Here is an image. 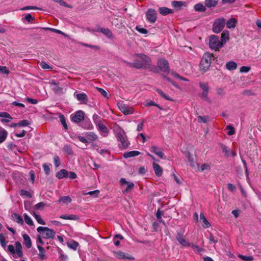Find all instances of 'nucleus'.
Wrapping results in <instances>:
<instances>
[{
	"label": "nucleus",
	"instance_id": "f704fd0d",
	"mask_svg": "<svg viewBox=\"0 0 261 261\" xmlns=\"http://www.w3.org/2000/svg\"><path fill=\"white\" fill-rule=\"evenodd\" d=\"M60 218L64 220H76L79 219V217L75 215H62L60 217Z\"/></svg>",
	"mask_w": 261,
	"mask_h": 261
},
{
	"label": "nucleus",
	"instance_id": "aec40b11",
	"mask_svg": "<svg viewBox=\"0 0 261 261\" xmlns=\"http://www.w3.org/2000/svg\"><path fill=\"white\" fill-rule=\"evenodd\" d=\"M152 167L155 175L158 177L161 176L163 173L162 168L159 164L154 162L152 164Z\"/></svg>",
	"mask_w": 261,
	"mask_h": 261
},
{
	"label": "nucleus",
	"instance_id": "423d86ee",
	"mask_svg": "<svg viewBox=\"0 0 261 261\" xmlns=\"http://www.w3.org/2000/svg\"><path fill=\"white\" fill-rule=\"evenodd\" d=\"M225 25V19L220 18L215 20L213 25V31L215 33H220L223 29Z\"/></svg>",
	"mask_w": 261,
	"mask_h": 261
},
{
	"label": "nucleus",
	"instance_id": "5fc2aeb1",
	"mask_svg": "<svg viewBox=\"0 0 261 261\" xmlns=\"http://www.w3.org/2000/svg\"><path fill=\"white\" fill-rule=\"evenodd\" d=\"M54 162L55 166L56 167H59L61 164L60 159L58 155H55L54 157Z\"/></svg>",
	"mask_w": 261,
	"mask_h": 261
},
{
	"label": "nucleus",
	"instance_id": "dca6fc26",
	"mask_svg": "<svg viewBox=\"0 0 261 261\" xmlns=\"http://www.w3.org/2000/svg\"><path fill=\"white\" fill-rule=\"evenodd\" d=\"M120 110L125 115H128L133 113V108L129 107L124 104H120L119 106Z\"/></svg>",
	"mask_w": 261,
	"mask_h": 261
},
{
	"label": "nucleus",
	"instance_id": "5701e85b",
	"mask_svg": "<svg viewBox=\"0 0 261 261\" xmlns=\"http://www.w3.org/2000/svg\"><path fill=\"white\" fill-rule=\"evenodd\" d=\"M96 125L98 127V129L104 133H107L109 129L106 125L101 121H98L96 122Z\"/></svg>",
	"mask_w": 261,
	"mask_h": 261
},
{
	"label": "nucleus",
	"instance_id": "a211bd4d",
	"mask_svg": "<svg viewBox=\"0 0 261 261\" xmlns=\"http://www.w3.org/2000/svg\"><path fill=\"white\" fill-rule=\"evenodd\" d=\"M85 136L89 142L96 141L98 139V136L95 133L92 132H86Z\"/></svg>",
	"mask_w": 261,
	"mask_h": 261
},
{
	"label": "nucleus",
	"instance_id": "49530a36",
	"mask_svg": "<svg viewBox=\"0 0 261 261\" xmlns=\"http://www.w3.org/2000/svg\"><path fill=\"white\" fill-rule=\"evenodd\" d=\"M238 257L241 259L245 261H252L253 260V257L252 256H246L242 254H239Z\"/></svg>",
	"mask_w": 261,
	"mask_h": 261
},
{
	"label": "nucleus",
	"instance_id": "c03bdc74",
	"mask_svg": "<svg viewBox=\"0 0 261 261\" xmlns=\"http://www.w3.org/2000/svg\"><path fill=\"white\" fill-rule=\"evenodd\" d=\"M209 119V117L207 116H198L197 117V120L199 122H202L204 123H206L207 122Z\"/></svg>",
	"mask_w": 261,
	"mask_h": 261
},
{
	"label": "nucleus",
	"instance_id": "e2e57ef3",
	"mask_svg": "<svg viewBox=\"0 0 261 261\" xmlns=\"http://www.w3.org/2000/svg\"><path fill=\"white\" fill-rule=\"evenodd\" d=\"M191 246L193 249L194 251L195 252H197L198 253H200L201 252L203 249L202 248H200L198 246L194 245V244H191Z\"/></svg>",
	"mask_w": 261,
	"mask_h": 261
},
{
	"label": "nucleus",
	"instance_id": "f03ea898",
	"mask_svg": "<svg viewBox=\"0 0 261 261\" xmlns=\"http://www.w3.org/2000/svg\"><path fill=\"white\" fill-rule=\"evenodd\" d=\"M38 232L40 233L44 239H54L56 232L47 227L39 226L37 228Z\"/></svg>",
	"mask_w": 261,
	"mask_h": 261
},
{
	"label": "nucleus",
	"instance_id": "6e6552de",
	"mask_svg": "<svg viewBox=\"0 0 261 261\" xmlns=\"http://www.w3.org/2000/svg\"><path fill=\"white\" fill-rule=\"evenodd\" d=\"M184 230H178L177 231V236L176 237V240L178 243L185 247H188L191 246V243L188 242L183 237Z\"/></svg>",
	"mask_w": 261,
	"mask_h": 261
},
{
	"label": "nucleus",
	"instance_id": "bf43d9fd",
	"mask_svg": "<svg viewBox=\"0 0 261 261\" xmlns=\"http://www.w3.org/2000/svg\"><path fill=\"white\" fill-rule=\"evenodd\" d=\"M99 194V191L98 190H96L94 191H92L88 192L86 194H89L91 196H93L94 197H98V195Z\"/></svg>",
	"mask_w": 261,
	"mask_h": 261
},
{
	"label": "nucleus",
	"instance_id": "4d7b16f0",
	"mask_svg": "<svg viewBox=\"0 0 261 261\" xmlns=\"http://www.w3.org/2000/svg\"><path fill=\"white\" fill-rule=\"evenodd\" d=\"M80 44L82 46L88 47H89V48H93V49H99V47L98 46H96V45L88 44H86V43H83V42L80 43Z\"/></svg>",
	"mask_w": 261,
	"mask_h": 261
},
{
	"label": "nucleus",
	"instance_id": "8fccbe9b",
	"mask_svg": "<svg viewBox=\"0 0 261 261\" xmlns=\"http://www.w3.org/2000/svg\"><path fill=\"white\" fill-rule=\"evenodd\" d=\"M48 164L45 163L43 165V168L45 173L48 175L50 173V166Z\"/></svg>",
	"mask_w": 261,
	"mask_h": 261
},
{
	"label": "nucleus",
	"instance_id": "bb28decb",
	"mask_svg": "<svg viewBox=\"0 0 261 261\" xmlns=\"http://www.w3.org/2000/svg\"><path fill=\"white\" fill-rule=\"evenodd\" d=\"M68 176V172L65 169H61L56 174V177L59 179H62L64 177H67Z\"/></svg>",
	"mask_w": 261,
	"mask_h": 261
},
{
	"label": "nucleus",
	"instance_id": "7ed1b4c3",
	"mask_svg": "<svg viewBox=\"0 0 261 261\" xmlns=\"http://www.w3.org/2000/svg\"><path fill=\"white\" fill-rule=\"evenodd\" d=\"M116 138L118 141L120 142V144H119L120 147H122L124 149L128 147L130 143L127 138L124 130H121L120 132L117 133Z\"/></svg>",
	"mask_w": 261,
	"mask_h": 261
},
{
	"label": "nucleus",
	"instance_id": "13d9d810",
	"mask_svg": "<svg viewBox=\"0 0 261 261\" xmlns=\"http://www.w3.org/2000/svg\"><path fill=\"white\" fill-rule=\"evenodd\" d=\"M136 30L138 32H139V33H140L141 34H146L148 33V31L146 29L143 28H140L139 26H137L136 27Z\"/></svg>",
	"mask_w": 261,
	"mask_h": 261
},
{
	"label": "nucleus",
	"instance_id": "473e14b6",
	"mask_svg": "<svg viewBox=\"0 0 261 261\" xmlns=\"http://www.w3.org/2000/svg\"><path fill=\"white\" fill-rule=\"evenodd\" d=\"M225 66L229 71L234 70L237 68V64L234 61H229L226 63Z\"/></svg>",
	"mask_w": 261,
	"mask_h": 261
},
{
	"label": "nucleus",
	"instance_id": "6ab92c4d",
	"mask_svg": "<svg viewBox=\"0 0 261 261\" xmlns=\"http://www.w3.org/2000/svg\"><path fill=\"white\" fill-rule=\"evenodd\" d=\"M97 32H100L104 34L106 37H107L109 38H111L113 37V34L111 32V31L107 28H100L96 30Z\"/></svg>",
	"mask_w": 261,
	"mask_h": 261
},
{
	"label": "nucleus",
	"instance_id": "393cba45",
	"mask_svg": "<svg viewBox=\"0 0 261 261\" xmlns=\"http://www.w3.org/2000/svg\"><path fill=\"white\" fill-rule=\"evenodd\" d=\"M219 0H205L204 5L208 8H214L218 4Z\"/></svg>",
	"mask_w": 261,
	"mask_h": 261
},
{
	"label": "nucleus",
	"instance_id": "338daca9",
	"mask_svg": "<svg viewBox=\"0 0 261 261\" xmlns=\"http://www.w3.org/2000/svg\"><path fill=\"white\" fill-rule=\"evenodd\" d=\"M82 127L86 129H91L92 124L89 120H86L85 121L84 125H83Z\"/></svg>",
	"mask_w": 261,
	"mask_h": 261
},
{
	"label": "nucleus",
	"instance_id": "79ce46f5",
	"mask_svg": "<svg viewBox=\"0 0 261 261\" xmlns=\"http://www.w3.org/2000/svg\"><path fill=\"white\" fill-rule=\"evenodd\" d=\"M33 215L34 217L35 218V219H36V220L37 221V222L39 224H42V225H45V221L41 219V217L39 215H38V214H37L35 212L33 213Z\"/></svg>",
	"mask_w": 261,
	"mask_h": 261
},
{
	"label": "nucleus",
	"instance_id": "ddd939ff",
	"mask_svg": "<svg viewBox=\"0 0 261 261\" xmlns=\"http://www.w3.org/2000/svg\"><path fill=\"white\" fill-rule=\"evenodd\" d=\"M120 184L121 186L127 185L126 189L124 190V193H127L129 192L134 187V184L133 182H128L124 178H121L120 179Z\"/></svg>",
	"mask_w": 261,
	"mask_h": 261
},
{
	"label": "nucleus",
	"instance_id": "cd10ccee",
	"mask_svg": "<svg viewBox=\"0 0 261 261\" xmlns=\"http://www.w3.org/2000/svg\"><path fill=\"white\" fill-rule=\"evenodd\" d=\"M200 221L202 222V226L204 228H207L211 226L210 223L207 220L203 213L200 214Z\"/></svg>",
	"mask_w": 261,
	"mask_h": 261
},
{
	"label": "nucleus",
	"instance_id": "de8ad7c7",
	"mask_svg": "<svg viewBox=\"0 0 261 261\" xmlns=\"http://www.w3.org/2000/svg\"><path fill=\"white\" fill-rule=\"evenodd\" d=\"M45 205V203L43 202H40L36 204L34 206V208L36 210H42Z\"/></svg>",
	"mask_w": 261,
	"mask_h": 261
},
{
	"label": "nucleus",
	"instance_id": "c85d7f7f",
	"mask_svg": "<svg viewBox=\"0 0 261 261\" xmlns=\"http://www.w3.org/2000/svg\"><path fill=\"white\" fill-rule=\"evenodd\" d=\"M12 219L18 223L19 224L22 225L23 224V221L22 217L16 213H13L11 215Z\"/></svg>",
	"mask_w": 261,
	"mask_h": 261
},
{
	"label": "nucleus",
	"instance_id": "a18cd8bd",
	"mask_svg": "<svg viewBox=\"0 0 261 261\" xmlns=\"http://www.w3.org/2000/svg\"><path fill=\"white\" fill-rule=\"evenodd\" d=\"M23 16H24L25 20L29 23L32 22L35 20V18L29 13L25 14Z\"/></svg>",
	"mask_w": 261,
	"mask_h": 261
},
{
	"label": "nucleus",
	"instance_id": "69168bd1",
	"mask_svg": "<svg viewBox=\"0 0 261 261\" xmlns=\"http://www.w3.org/2000/svg\"><path fill=\"white\" fill-rule=\"evenodd\" d=\"M19 126H26L30 124L29 121L28 120H23L18 123Z\"/></svg>",
	"mask_w": 261,
	"mask_h": 261
},
{
	"label": "nucleus",
	"instance_id": "603ef678",
	"mask_svg": "<svg viewBox=\"0 0 261 261\" xmlns=\"http://www.w3.org/2000/svg\"><path fill=\"white\" fill-rule=\"evenodd\" d=\"M40 9L38 7H37L36 6H25L24 7H22L20 9L21 11H25V10H40Z\"/></svg>",
	"mask_w": 261,
	"mask_h": 261
},
{
	"label": "nucleus",
	"instance_id": "9d476101",
	"mask_svg": "<svg viewBox=\"0 0 261 261\" xmlns=\"http://www.w3.org/2000/svg\"><path fill=\"white\" fill-rule=\"evenodd\" d=\"M84 116L85 113L82 110L77 111L70 116L72 121L76 123H79L83 120Z\"/></svg>",
	"mask_w": 261,
	"mask_h": 261
},
{
	"label": "nucleus",
	"instance_id": "0e129e2a",
	"mask_svg": "<svg viewBox=\"0 0 261 261\" xmlns=\"http://www.w3.org/2000/svg\"><path fill=\"white\" fill-rule=\"evenodd\" d=\"M29 175H30V180L32 181L33 184L34 182L35 175V172L33 170H31L29 171Z\"/></svg>",
	"mask_w": 261,
	"mask_h": 261
},
{
	"label": "nucleus",
	"instance_id": "412c9836",
	"mask_svg": "<svg viewBox=\"0 0 261 261\" xmlns=\"http://www.w3.org/2000/svg\"><path fill=\"white\" fill-rule=\"evenodd\" d=\"M75 95L77 99L79 101H82L85 104H86L88 102V96L85 93H78L76 94Z\"/></svg>",
	"mask_w": 261,
	"mask_h": 261
},
{
	"label": "nucleus",
	"instance_id": "774afa93",
	"mask_svg": "<svg viewBox=\"0 0 261 261\" xmlns=\"http://www.w3.org/2000/svg\"><path fill=\"white\" fill-rule=\"evenodd\" d=\"M250 70V68L248 66H243L240 69V72L241 73H247Z\"/></svg>",
	"mask_w": 261,
	"mask_h": 261
},
{
	"label": "nucleus",
	"instance_id": "39448f33",
	"mask_svg": "<svg viewBox=\"0 0 261 261\" xmlns=\"http://www.w3.org/2000/svg\"><path fill=\"white\" fill-rule=\"evenodd\" d=\"M135 56L138 57L140 60H135L134 61V68L136 69H141V68H144L145 69V67L146 66V62L144 59H145V57H148L146 55L143 54H136L135 55Z\"/></svg>",
	"mask_w": 261,
	"mask_h": 261
},
{
	"label": "nucleus",
	"instance_id": "6e6d98bb",
	"mask_svg": "<svg viewBox=\"0 0 261 261\" xmlns=\"http://www.w3.org/2000/svg\"><path fill=\"white\" fill-rule=\"evenodd\" d=\"M221 149L222 150V151L225 153V155L226 156H228L229 155L230 151H229L228 147L226 146H225L224 145H223V144H221Z\"/></svg>",
	"mask_w": 261,
	"mask_h": 261
},
{
	"label": "nucleus",
	"instance_id": "ea45409f",
	"mask_svg": "<svg viewBox=\"0 0 261 261\" xmlns=\"http://www.w3.org/2000/svg\"><path fill=\"white\" fill-rule=\"evenodd\" d=\"M156 91L162 98L166 100L173 101V99L172 98H171L169 96L165 94L161 90L159 89H156Z\"/></svg>",
	"mask_w": 261,
	"mask_h": 261
},
{
	"label": "nucleus",
	"instance_id": "0eeeda50",
	"mask_svg": "<svg viewBox=\"0 0 261 261\" xmlns=\"http://www.w3.org/2000/svg\"><path fill=\"white\" fill-rule=\"evenodd\" d=\"M157 66L160 71L168 73L170 70L169 63L165 59L160 58L158 60Z\"/></svg>",
	"mask_w": 261,
	"mask_h": 261
},
{
	"label": "nucleus",
	"instance_id": "f8f14e48",
	"mask_svg": "<svg viewBox=\"0 0 261 261\" xmlns=\"http://www.w3.org/2000/svg\"><path fill=\"white\" fill-rule=\"evenodd\" d=\"M199 87L202 90L201 97L204 98V100L207 101H210L209 98L207 97V94L209 91V87L207 83L200 82Z\"/></svg>",
	"mask_w": 261,
	"mask_h": 261
},
{
	"label": "nucleus",
	"instance_id": "e433bc0d",
	"mask_svg": "<svg viewBox=\"0 0 261 261\" xmlns=\"http://www.w3.org/2000/svg\"><path fill=\"white\" fill-rule=\"evenodd\" d=\"M37 248L39 250L38 255L41 260L45 259V251L44 248L41 246L37 245Z\"/></svg>",
	"mask_w": 261,
	"mask_h": 261
},
{
	"label": "nucleus",
	"instance_id": "2f4dec72",
	"mask_svg": "<svg viewBox=\"0 0 261 261\" xmlns=\"http://www.w3.org/2000/svg\"><path fill=\"white\" fill-rule=\"evenodd\" d=\"M229 34L228 31H224L221 33L220 42H222L223 46L226 43V42L229 39Z\"/></svg>",
	"mask_w": 261,
	"mask_h": 261
},
{
	"label": "nucleus",
	"instance_id": "c9c22d12",
	"mask_svg": "<svg viewBox=\"0 0 261 261\" xmlns=\"http://www.w3.org/2000/svg\"><path fill=\"white\" fill-rule=\"evenodd\" d=\"M237 20L235 18H230L226 22V27L229 29L234 28L236 26Z\"/></svg>",
	"mask_w": 261,
	"mask_h": 261
},
{
	"label": "nucleus",
	"instance_id": "864d4df0",
	"mask_svg": "<svg viewBox=\"0 0 261 261\" xmlns=\"http://www.w3.org/2000/svg\"><path fill=\"white\" fill-rule=\"evenodd\" d=\"M60 119L61 123L63 125L64 128L67 130L68 129V127L64 116L63 115H62L61 116H60Z\"/></svg>",
	"mask_w": 261,
	"mask_h": 261
},
{
	"label": "nucleus",
	"instance_id": "2eb2a0df",
	"mask_svg": "<svg viewBox=\"0 0 261 261\" xmlns=\"http://www.w3.org/2000/svg\"><path fill=\"white\" fill-rule=\"evenodd\" d=\"M114 256L118 259H134V258L128 254L124 253L121 251L114 252Z\"/></svg>",
	"mask_w": 261,
	"mask_h": 261
},
{
	"label": "nucleus",
	"instance_id": "72a5a7b5",
	"mask_svg": "<svg viewBox=\"0 0 261 261\" xmlns=\"http://www.w3.org/2000/svg\"><path fill=\"white\" fill-rule=\"evenodd\" d=\"M206 7L205 6L199 3L195 5L194 9L197 12H205L206 10Z\"/></svg>",
	"mask_w": 261,
	"mask_h": 261
},
{
	"label": "nucleus",
	"instance_id": "7c9ffc66",
	"mask_svg": "<svg viewBox=\"0 0 261 261\" xmlns=\"http://www.w3.org/2000/svg\"><path fill=\"white\" fill-rule=\"evenodd\" d=\"M63 151L64 153L67 155H72L74 153L72 147L69 144H65L63 147Z\"/></svg>",
	"mask_w": 261,
	"mask_h": 261
},
{
	"label": "nucleus",
	"instance_id": "b1692460",
	"mask_svg": "<svg viewBox=\"0 0 261 261\" xmlns=\"http://www.w3.org/2000/svg\"><path fill=\"white\" fill-rule=\"evenodd\" d=\"M23 239V244L26 246L27 248H30L32 246V241L30 237L27 234H23L22 235Z\"/></svg>",
	"mask_w": 261,
	"mask_h": 261
},
{
	"label": "nucleus",
	"instance_id": "58836bf2",
	"mask_svg": "<svg viewBox=\"0 0 261 261\" xmlns=\"http://www.w3.org/2000/svg\"><path fill=\"white\" fill-rule=\"evenodd\" d=\"M79 245V244L77 242L72 240L70 242L67 243V246L69 248L73 249L74 250H76L77 247Z\"/></svg>",
	"mask_w": 261,
	"mask_h": 261
},
{
	"label": "nucleus",
	"instance_id": "4c0bfd02",
	"mask_svg": "<svg viewBox=\"0 0 261 261\" xmlns=\"http://www.w3.org/2000/svg\"><path fill=\"white\" fill-rule=\"evenodd\" d=\"M2 129V130L0 131V143H2L5 141L8 135L7 132L5 129L3 128Z\"/></svg>",
	"mask_w": 261,
	"mask_h": 261
},
{
	"label": "nucleus",
	"instance_id": "09e8293b",
	"mask_svg": "<svg viewBox=\"0 0 261 261\" xmlns=\"http://www.w3.org/2000/svg\"><path fill=\"white\" fill-rule=\"evenodd\" d=\"M226 129L228 130L227 135L229 136L233 135L235 133V130L233 126L231 125H227L226 127Z\"/></svg>",
	"mask_w": 261,
	"mask_h": 261
},
{
	"label": "nucleus",
	"instance_id": "a878e982",
	"mask_svg": "<svg viewBox=\"0 0 261 261\" xmlns=\"http://www.w3.org/2000/svg\"><path fill=\"white\" fill-rule=\"evenodd\" d=\"M159 12L161 15L163 16H166L169 14L173 13V11L172 9H169L168 8L165 7H160L159 9Z\"/></svg>",
	"mask_w": 261,
	"mask_h": 261
},
{
	"label": "nucleus",
	"instance_id": "20e7f679",
	"mask_svg": "<svg viewBox=\"0 0 261 261\" xmlns=\"http://www.w3.org/2000/svg\"><path fill=\"white\" fill-rule=\"evenodd\" d=\"M209 46L211 49L217 50L219 48L223 47V45L219 40V37L213 35L210 37Z\"/></svg>",
	"mask_w": 261,
	"mask_h": 261
},
{
	"label": "nucleus",
	"instance_id": "3c124183",
	"mask_svg": "<svg viewBox=\"0 0 261 261\" xmlns=\"http://www.w3.org/2000/svg\"><path fill=\"white\" fill-rule=\"evenodd\" d=\"M20 195L21 196H25L28 198H31L32 195L31 194L28 192V191L24 190H21L20 191Z\"/></svg>",
	"mask_w": 261,
	"mask_h": 261
},
{
	"label": "nucleus",
	"instance_id": "a19ab883",
	"mask_svg": "<svg viewBox=\"0 0 261 261\" xmlns=\"http://www.w3.org/2000/svg\"><path fill=\"white\" fill-rule=\"evenodd\" d=\"M58 202L70 203L71 198L69 196H62L58 200Z\"/></svg>",
	"mask_w": 261,
	"mask_h": 261
},
{
	"label": "nucleus",
	"instance_id": "680f3d73",
	"mask_svg": "<svg viewBox=\"0 0 261 261\" xmlns=\"http://www.w3.org/2000/svg\"><path fill=\"white\" fill-rule=\"evenodd\" d=\"M0 72L8 74L10 73V70L7 69L6 66H0Z\"/></svg>",
	"mask_w": 261,
	"mask_h": 261
},
{
	"label": "nucleus",
	"instance_id": "052dcab7",
	"mask_svg": "<svg viewBox=\"0 0 261 261\" xmlns=\"http://www.w3.org/2000/svg\"><path fill=\"white\" fill-rule=\"evenodd\" d=\"M162 215L163 213L160 211V209H158L156 213V217L160 222H163L164 224H165V222L161 219Z\"/></svg>",
	"mask_w": 261,
	"mask_h": 261
},
{
	"label": "nucleus",
	"instance_id": "9b49d317",
	"mask_svg": "<svg viewBox=\"0 0 261 261\" xmlns=\"http://www.w3.org/2000/svg\"><path fill=\"white\" fill-rule=\"evenodd\" d=\"M145 59H144L146 62V67L145 69H148V70L152 71L154 73H159L160 71L159 70L158 66H155L151 64V59L149 57H145Z\"/></svg>",
	"mask_w": 261,
	"mask_h": 261
},
{
	"label": "nucleus",
	"instance_id": "4468645a",
	"mask_svg": "<svg viewBox=\"0 0 261 261\" xmlns=\"http://www.w3.org/2000/svg\"><path fill=\"white\" fill-rule=\"evenodd\" d=\"M49 84L53 86L51 89L56 94H61L63 93V88L60 86L59 84L57 83L55 80H51L49 82Z\"/></svg>",
	"mask_w": 261,
	"mask_h": 261
},
{
	"label": "nucleus",
	"instance_id": "4be33fe9",
	"mask_svg": "<svg viewBox=\"0 0 261 261\" xmlns=\"http://www.w3.org/2000/svg\"><path fill=\"white\" fill-rule=\"evenodd\" d=\"M140 154L141 152L140 151L133 150L124 152L123 153V156L125 159H127L131 157L138 156Z\"/></svg>",
	"mask_w": 261,
	"mask_h": 261
},
{
	"label": "nucleus",
	"instance_id": "f3484780",
	"mask_svg": "<svg viewBox=\"0 0 261 261\" xmlns=\"http://www.w3.org/2000/svg\"><path fill=\"white\" fill-rule=\"evenodd\" d=\"M150 150L151 152L154 153L156 155H157L161 159L164 158V154L162 151L161 149L155 146H152L151 147Z\"/></svg>",
	"mask_w": 261,
	"mask_h": 261
},
{
	"label": "nucleus",
	"instance_id": "1a4fd4ad",
	"mask_svg": "<svg viewBox=\"0 0 261 261\" xmlns=\"http://www.w3.org/2000/svg\"><path fill=\"white\" fill-rule=\"evenodd\" d=\"M147 20L150 23H154L157 19V12L153 9H149L146 12Z\"/></svg>",
	"mask_w": 261,
	"mask_h": 261
},
{
	"label": "nucleus",
	"instance_id": "f257e3e1",
	"mask_svg": "<svg viewBox=\"0 0 261 261\" xmlns=\"http://www.w3.org/2000/svg\"><path fill=\"white\" fill-rule=\"evenodd\" d=\"M214 59L213 54L209 53L204 54L200 63V70L202 72H206L211 66L212 60Z\"/></svg>",
	"mask_w": 261,
	"mask_h": 261
},
{
	"label": "nucleus",
	"instance_id": "c756f323",
	"mask_svg": "<svg viewBox=\"0 0 261 261\" xmlns=\"http://www.w3.org/2000/svg\"><path fill=\"white\" fill-rule=\"evenodd\" d=\"M171 5L174 8L180 9L182 6H186V3L185 2L174 1L172 2Z\"/></svg>",
	"mask_w": 261,
	"mask_h": 261
},
{
	"label": "nucleus",
	"instance_id": "37998d69",
	"mask_svg": "<svg viewBox=\"0 0 261 261\" xmlns=\"http://www.w3.org/2000/svg\"><path fill=\"white\" fill-rule=\"evenodd\" d=\"M24 221L27 224H28L30 226H33L34 225V223H33V222L32 219L27 214H25L24 215Z\"/></svg>",
	"mask_w": 261,
	"mask_h": 261
}]
</instances>
